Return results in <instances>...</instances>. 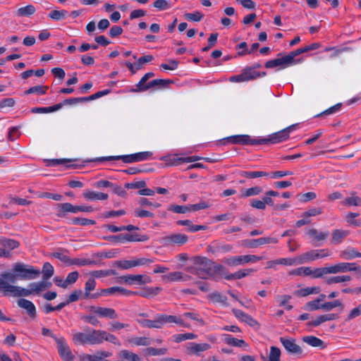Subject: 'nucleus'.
Masks as SVG:
<instances>
[{
    "mask_svg": "<svg viewBox=\"0 0 361 361\" xmlns=\"http://www.w3.org/2000/svg\"><path fill=\"white\" fill-rule=\"evenodd\" d=\"M262 192V188L259 186H255L247 189L243 190L241 195L242 197H248L254 195H257Z\"/></svg>",
    "mask_w": 361,
    "mask_h": 361,
    "instance_id": "53",
    "label": "nucleus"
},
{
    "mask_svg": "<svg viewBox=\"0 0 361 361\" xmlns=\"http://www.w3.org/2000/svg\"><path fill=\"white\" fill-rule=\"evenodd\" d=\"M208 298L214 302L221 303L224 305H227V297L219 292H213L208 295Z\"/></svg>",
    "mask_w": 361,
    "mask_h": 361,
    "instance_id": "46",
    "label": "nucleus"
},
{
    "mask_svg": "<svg viewBox=\"0 0 361 361\" xmlns=\"http://www.w3.org/2000/svg\"><path fill=\"white\" fill-rule=\"evenodd\" d=\"M168 210L173 212L176 214H185L187 212H190L189 206L188 205H176V204H171L168 207Z\"/></svg>",
    "mask_w": 361,
    "mask_h": 361,
    "instance_id": "58",
    "label": "nucleus"
},
{
    "mask_svg": "<svg viewBox=\"0 0 361 361\" xmlns=\"http://www.w3.org/2000/svg\"><path fill=\"white\" fill-rule=\"evenodd\" d=\"M297 125H291L277 133L269 135L267 137L259 138V145L277 144L287 140L290 131L295 129Z\"/></svg>",
    "mask_w": 361,
    "mask_h": 361,
    "instance_id": "6",
    "label": "nucleus"
},
{
    "mask_svg": "<svg viewBox=\"0 0 361 361\" xmlns=\"http://www.w3.org/2000/svg\"><path fill=\"white\" fill-rule=\"evenodd\" d=\"M82 197L88 201L93 200H104L108 198V194L92 191L90 190H85L82 192Z\"/></svg>",
    "mask_w": 361,
    "mask_h": 361,
    "instance_id": "25",
    "label": "nucleus"
},
{
    "mask_svg": "<svg viewBox=\"0 0 361 361\" xmlns=\"http://www.w3.org/2000/svg\"><path fill=\"white\" fill-rule=\"evenodd\" d=\"M188 241V236L182 233H174L162 238V242L165 245L181 246Z\"/></svg>",
    "mask_w": 361,
    "mask_h": 361,
    "instance_id": "11",
    "label": "nucleus"
},
{
    "mask_svg": "<svg viewBox=\"0 0 361 361\" xmlns=\"http://www.w3.org/2000/svg\"><path fill=\"white\" fill-rule=\"evenodd\" d=\"M102 330L87 328L82 332H76L73 335L75 344L97 345L102 344Z\"/></svg>",
    "mask_w": 361,
    "mask_h": 361,
    "instance_id": "4",
    "label": "nucleus"
},
{
    "mask_svg": "<svg viewBox=\"0 0 361 361\" xmlns=\"http://www.w3.org/2000/svg\"><path fill=\"white\" fill-rule=\"evenodd\" d=\"M263 259L262 256H257L254 255H240V256H234L231 257L229 258L225 259L224 262L231 267L243 265L247 263H255L258 261H260Z\"/></svg>",
    "mask_w": 361,
    "mask_h": 361,
    "instance_id": "7",
    "label": "nucleus"
},
{
    "mask_svg": "<svg viewBox=\"0 0 361 361\" xmlns=\"http://www.w3.org/2000/svg\"><path fill=\"white\" fill-rule=\"evenodd\" d=\"M184 17L188 20L199 22L204 18V15L200 11H195L194 13H185Z\"/></svg>",
    "mask_w": 361,
    "mask_h": 361,
    "instance_id": "63",
    "label": "nucleus"
},
{
    "mask_svg": "<svg viewBox=\"0 0 361 361\" xmlns=\"http://www.w3.org/2000/svg\"><path fill=\"white\" fill-rule=\"evenodd\" d=\"M42 279L47 281L49 279L54 272L53 266L49 262H45L42 267Z\"/></svg>",
    "mask_w": 361,
    "mask_h": 361,
    "instance_id": "50",
    "label": "nucleus"
},
{
    "mask_svg": "<svg viewBox=\"0 0 361 361\" xmlns=\"http://www.w3.org/2000/svg\"><path fill=\"white\" fill-rule=\"evenodd\" d=\"M91 311L100 317L114 319L118 318V314L115 310L110 307H103L99 306H91Z\"/></svg>",
    "mask_w": 361,
    "mask_h": 361,
    "instance_id": "15",
    "label": "nucleus"
},
{
    "mask_svg": "<svg viewBox=\"0 0 361 361\" xmlns=\"http://www.w3.org/2000/svg\"><path fill=\"white\" fill-rule=\"evenodd\" d=\"M195 274L201 279H207L216 274H221L225 268L221 264H216L205 257H195L193 259Z\"/></svg>",
    "mask_w": 361,
    "mask_h": 361,
    "instance_id": "2",
    "label": "nucleus"
},
{
    "mask_svg": "<svg viewBox=\"0 0 361 361\" xmlns=\"http://www.w3.org/2000/svg\"><path fill=\"white\" fill-rule=\"evenodd\" d=\"M161 290L160 287H146L142 291H137L133 293V295H139L143 298H149L158 295Z\"/></svg>",
    "mask_w": 361,
    "mask_h": 361,
    "instance_id": "31",
    "label": "nucleus"
},
{
    "mask_svg": "<svg viewBox=\"0 0 361 361\" xmlns=\"http://www.w3.org/2000/svg\"><path fill=\"white\" fill-rule=\"evenodd\" d=\"M232 312L236 318L247 324L250 326H255L258 325V322L254 318L240 310L233 308L232 309Z\"/></svg>",
    "mask_w": 361,
    "mask_h": 361,
    "instance_id": "23",
    "label": "nucleus"
},
{
    "mask_svg": "<svg viewBox=\"0 0 361 361\" xmlns=\"http://www.w3.org/2000/svg\"><path fill=\"white\" fill-rule=\"evenodd\" d=\"M56 343L60 357L65 361H73L74 355L66 343L65 338L60 337L56 340Z\"/></svg>",
    "mask_w": 361,
    "mask_h": 361,
    "instance_id": "10",
    "label": "nucleus"
},
{
    "mask_svg": "<svg viewBox=\"0 0 361 361\" xmlns=\"http://www.w3.org/2000/svg\"><path fill=\"white\" fill-rule=\"evenodd\" d=\"M49 89L48 86L43 85H36L31 87L28 90L25 91V94H37L39 95H43L47 93V90Z\"/></svg>",
    "mask_w": 361,
    "mask_h": 361,
    "instance_id": "49",
    "label": "nucleus"
},
{
    "mask_svg": "<svg viewBox=\"0 0 361 361\" xmlns=\"http://www.w3.org/2000/svg\"><path fill=\"white\" fill-rule=\"evenodd\" d=\"M279 240L274 237H263L257 239L243 240V245L247 247L255 248L265 244H276Z\"/></svg>",
    "mask_w": 361,
    "mask_h": 361,
    "instance_id": "12",
    "label": "nucleus"
},
{
    "mask_svg": "<svg viewBox=\"0 0 361 361\" xmlns=\"http://www.w3.org/2000/svg\"><path fill=\"white\" fill-rule=\"evenodd\" d=\"M138 323L143 327L149 329H161V322L157 314L154 319H142L138 320Z\"/></svg>",
    "mask_w": 361,
    "mask_h": 361,
    "instance_id": "32",
    "label": "nucleus"
},
{
    "mask_svg": "<svg viewBox=\"0 0 361 361\" xmlns=\"http://www.w3.org/2000/svg\"><path fill=\"white\" fill-rule=\"evenodd\" d=\"M79 274L78 271H73L68 274L66 279L62 283H57V286L62 288H67L68 285L76 282L78 279Z\"/></svg>",
    "mask_w": 361,
    "mask_h": 361,
    "instance_id": "42",
    "label": "nucleus"
},
{
    "mask_svg": "<svg viewBox=\"0 0 361 361\" xmlns=\"http://www.w3.org/2000/svg\"><path fill=\"white\" fill-rule=\"evenodd\" d=\"M351 196L346 197L343 201V204L345 206H360L361 205V198L356 195L355 192H350Z\"/></svg>",
    "mask_w": 361,
    "mask_h": 361,
    "instance_id": "41",
    "label": "nucleus"
},
{
    "mask_svg": "<svg viewBox=\"0 0 361 361\" xmlns=\"http://www.w3.org/2000/svg\"><path fill=\"white\" fill-rule=\"evenodd\" d=\"M224 341L226 344L236 347H247V343L243 340L233 337L230 334L224 335Z\"/></svg>",
    "mask_w": 361,
    "mask_h": 361,
    "instance_id": "37",
    "label": "nucleus"
},
{
    "mask_svg": "<svg viewBox=\"0 0 361 361\" xmlns=\"http://www.w3.org/2000/svg\"><path fill=\"white\" fill-rule=\"evenodd\" d=\"M281 350L278 347L271 346L270 348V353L269 360L264 361H280Z\"/></svg>",
    "mask_w": 361,
    "mask_h": 361,
    "instance_id": "60",
    "label": "nucleus"
},
{
    "mask_svg": "<svg viewBox=\"0 0 361 361\" xmlns=\"http://www.w3.org/2000/svg\"><path fill=\"white\" fill-rule=\"evenodd\" d=\"M314 279L322 278L324 275L331 274L329 267L316 268L312 271Z\"/></svg>",
    "mask_w": 361,
    "mask_h": 361,
    "instance_id": "62",
    "label": "nucleus"
},
{
    "mask_svg": "<svg viewBox=\"0 0 361 361\" xmlns=\"http://www.w3.org/2000/svg\"><path fill=\"white\" fill-rule=\"evenodd\" d=\"M331 274L348 272L346 262H339L329 267Z\"/></svg>",
    "mask_w": 361,
    "mask_h": 361,
    "instance_id": "48",
    "label": "nucleus"
},
{
    "mask_svg": "<svg viewBox=\"0 0 361 361\" xmlns=\"http://www.w3.org/2000/svg\"><path fill=\"white\" fill-rule=\"evenodd\" d=\"M102 293H103V294H121L126 296H130L133 295L134 291L127 290L122 287L114 286L108 288L102 289Z\"/></svg>",
    "mask_w": 361,
    "mask_h": 361,
    "instance_id": "27",
    "label": "nucleus"
},
{
    "mask_svg": "<svg viewBox=\"0 0 361 361\" xmlns=\"http://www.w3.org/2000/svg\"><path fill=\"white\" fill-rule=\"evenodd\" d=\"M127 341L136 346H148L152 343V339L148 337H133L128 338Z\"/></svg>",
    "mask_w": 361,
    "mask_h": 361,
    "instance_id": "35",
    "label": "nucleus"
},
{
    "mask_svg": "<svg viewBox=\"0 0 361 361\" xmlns=\"http://www.w3.org/2000/svg\"><path fill=\"white\" fill-rule=\"evenodd\" d=\"M319 250H311L306 252L302 253V255H298L299 257V264H302L304 263L310 262L314 261L316 259H319Z\"/></svg>",
    "mask_w": 361,
    "mask_h": 361,
    "instance_id": "26",
    "label": "nucleus"
},
{
    "mask_svg": "<svg viewBox=\"0 0 361 361\" xmlns=\"http://www.w3.org/2000/svg\"><path fill=\"white\" fill-rule=\"evenodd\" d=\"M152 156V153L151 152H142L135 154H128V155H119V156H109V157H98L93 159V161L97 162H102L104 161H116V160H122L123 162L129 164L142 161L145 160H147Z\"/></svg>",
    "mask_w": 361,
    "mask_h": 361,
    "instance_id": "5",
    "label": "nucleus"
},
{
    "mask_svg": "<svg viewBox=\"0 0 361 361\" xmlns=\"http://www.w3.org/2000/svg\"><path fill=\"white\" fill-rule=\"evenodd\" d=\"M120 357L130 361H140V357L135 353L128 350H123L120 352Z\"/></svg>",
    "mask_w": 361,
    "mask_h": 361,
    "instance_id": "56",
    "label": "nucleus"
},
{
    "mask_svg": "<svg viewBox=\"0 0 361 361\" xmlns=\"http://www.w3.org/2000/svg\"><path fill=\"white\" fill-rule=\"evenodd\" d=\"M115 264L121 269H129L136 267L135 259L117 261L115 262Z\"/></svg>",
    "mask_w": 361,
    "mask_h": 361,
    "instance_id": "59",
    "label": "nucleus"
},
{
    "mask_svg": "<svg viewBox=\"0 0 361 361\" xmlns=\"http://www.w3.org/2000/svg\"><path fill=\"white\" fill-rule=\"evenodd\" d=\"M306 233L309 237L312 238L313 242H319L324 240L325 239L327 238L329 234V232L327 231L322 232L319 231L316 228H310Z\"/></svg>",
    "mask_w": 361,
    "mask_h": 361,
    "instance_id": "30",
    "label": "nucleus"
},
{
    "mask_svg": "<svg viewBox=\"0 0 361 361\" xmlns=\"http://www.w3.org/2000/svg\"><path fill=\"white\" fill-rule=\"evenodd\" d=\"M280 342L290 354L301 355L302 353V349L295 343L294 338L281 337Z\"/></svg>",
    "mask_w": 361,
    "mask_h": 361,
    "instance_id": "13",
    "label": "nucleus"
},
{
    "mask_svg": "<svg viewBox=\"0 0 361 361\" xmlns=\"http://www.w3.org/2000/svg\"><path fill=\"white\" fill-rule=\"evenodd\" d=\"M71 224L73 225L88 226L94 225L96 222L94 220L86 218L74 217L71 219Z\"/></svg>",
    "mask_w": 361,
    "mask_h": 361,
    "instance_id": "55",
    "label": "nucleus"
},
{
    "mask_svg": "<svg viewBox=\"0 0 361 361\" xmlns=\"http://www.w3.org/2000/svg\"><path fill=\"white\" fill-rule=\"evenodd\" d=\"M293 64L290 62V59L288 58V55H286L280 58L267 61L265 63L264 66L267 68H274L279 67V69H283Z\"/></svg>",
    "mask_w": 361,
    "mask_h": 361,
    "instance_id": "14",
    "label": "nucleus"
},
{
    "mask_svg": "<svg viewBox=\"0 0 361 361\" xmlns=\"http://www.w3.org/2000/svg\"><path fill=\"white\" fill-rule=\"evenodd\" d=\"M210 348L211 345L209 343H189L186 350L187 353L189 355L200 356L202 352L206 351Z\"/></svg>",
    "mask_w": 361,
    "mask_h": 361,
    "instance_id": "20",
    "label": "nucleus"
},
{
    "mask_svg": "<svg viewBox=\"0 0 361 361\" xmlns=\"http://www.w3.org/2000/svg\"><path fill=\"white\" fill-rule=\"evenodd\" d=\"M223 144H238L243 145H259V138H252L248 135H237L228 137L222 140Z\"/></svg>",
    "mask_w": 361,
    "mask_h": 361,
    "instance_id": "8",
    "label": "nucleus"
},
{
    "mask_svg": "<svg viewBox=\"0 0 361 361\" xmlns=\"http://www.w3.org/2000/svg\"><path fill=\"white\" fill-rule=\"evenodd\" d=\"M302 341L312 347H322V348L325 347L324 341L314 336H304Z\"/></svg>",
    "mask_w": 361,
    "mask_h": 361,
    "instance_id": "38",
    "label": "nucleus"
},
{
    "mask_svg": "<svg viewBox=\"0 0 361 361\" xmlns=\"http://www.w3.org/2000/svg\"><path fill=\"white\" fill-rule=\"evenodd\" d=\"M116 271L112 269L109 270H97L93 271L90 273V275L92 276V278H102V277H106L111 275H115Z\"/></svg>",
    "mask_w": 361,
    "mask_h": 361,
    "instance_id": "57",
    "label": "nucleus"
},
{
    "mask_svg": "<svg viewBox=\"0 0 361 361\" xmlns=\"http://www.w3.org/2000/svg\"><path fill=\"white\" fill-rule=\"evenodd\" d=\"M320 291L321 288L319 286L307 287L295 290L294 295L298 297H306L311 294H318Z\"/></svg>",
    "mask_w": 361,
    "mask_h": 361,
    "instance_id": "33",
    "label": "nucleus"
},
{
    "mask_svg": "<svg viewBox=\"0 0 361 361\" xmlns=\"http://www.w3.org/2000/svg\"><path fill=\"white\" fill-rule=\"evenodd\" d=\"M17 304L18 307L26 311L30 319L33 320L37 317V310L32 302L27 299L20 298L18 300Z\"/></svg>",
    "mask_w": 361,
    "mask_h": 361,
    "instance_id": "17",
    "label": "nucleus"
},
{
    "mask_svg": "<svg viewBox=\"0 0 361 361\" xmlns=\"http://www.w3.org/2000/svg\"><path fill=\"white\" fill-rule=\"evenodd\" d=\"M145 353L147 355L156 356V355H165L167 352V348H155L153 347H149L145 349Z\"/></svg>",
    "mask_w": 361,
    "mask_h": 361,
    "instance_id": "54",
    "label": "nucleus"
},
{
    "mask_svg": "<svg viewBox=\"0 0 361 361\" xmlns=\"http://www.w3.org/2000/svg\"><path fill=\"white\" fill-rule=\"evenodd\" d=\"M240 174L247 178H256L270 176L269 173L265 171H241Z\"/></svg>",
    "mask_w": 361,
    "mask_h": 361,
    "instance_id": "52",
    "label": "nucleus"
},
{
    "mask_svg": "<svg viewBox=\"0 0 361 361\" xmlns=\"http://www.w3.org/2000/svg\"><path fill=\"white\" fill-rule=\"evenodd\" d=\"M323 213V209L321 207H314L309 209L302 214V216L303 218H310L312 216H315L317 215H320Z\"/></svg>",
    "mask_w": 361,
    "mask_h": 361,
    "instance_id": "64",
    "label": "nucleus"
},
{
    "mask_svg": "<svg viewBox=\"0 0 361 361\" xmlns=\"http://www.w3.org/2000/svg\"><path fill=\"white\" fill-rule=\"evenodd\" d=\"M176 223L179 226H186L188 227L187 230L192 233L198 231H204L207 228V226L204 225H194L192 222L188 219L178 220Z\"/></svg>",
    "mask_w": 361,
    "mask_h": 361,
    "instance_id": "29",
    "label": "nucleus"
},
{
    "mask_svg": "<svg viewBox=\"0 0 361 361\" xmlns=\"http://www.w3.org/2000/svg\"><path fill=\"white\" fill-rule=\"evenodd\" d=\"M340 257L346 260H350L356 257H361V253L353 248L341 251Z\"/></svg>",
    "mask_w": 361,
    "mask_h": 361,
    "instance_id": "45",
    "label": "nucleus"
},
{
    "mask_svg": "<svg viewBox=\"0 0 361 361\" xmlns=\"http://www.w3.org/2000/svg\"><path fill=\"white\" fill-rule=\"evenodd\" d=\"M99 261L91 259L85 258H71L69 265H78V266H92L99 264Z\"/></svg>",
    "mask_w": 361,
    "mask_h": 361,
    "instance_id": "34",
    "label": "nucleus"
},
{
    "mask_svg": "<svg viewBox=\"0 0 361 361\" xmlns=\"http://www.w3.org/2000/svg\"><path fill=\"white\" fill-rule=\"evenodd\" d=\"M96 287V281L94 279L90 278L85 284V294H84V298L86 299H97L102 296L103 295V293H102V289L99 292H97L95 293H90V292L93 290H94Z\"/></svg>",
    "mask_w": 361,
    "mask_h": 361,
    "instance_id": "19",
    "label": "nucleus"
},
{
    "mask_svg": "<svg viewBox=\"0 0 361 361\" xmlns=\"http://www.w3.org/2000/svg\"><path fill=\"white\" fill-rule=\"evenodd\" d=\"M171 83H173L171 80L156 79L149 82V87H150V89L154 88L157 90L165 88Z\"/></svg>",
    "mask_w": 361,
    "mask_h": 361,
    "instance_id": "39",
    "label": "nucleus"
},
{
    "mask_svg": "<svg viewBox=\"0 0 361 361\" xmlns=\"http://www.w3.org/2000/svg\"><path fill=\"white\" fill-rule=\"evenodd\" d=\"M58 206L59 208L58 216L59 217H64L66 213L67 212H71L74 214V205L71 203H62L59 204Z\"/></svg>",
    "mask_w": 361,
    "mask_h": 361,
    "instance_id": "47",
    "label": "nucleus"
},
{
    "mask_svg": "<svg viewBox=\"0 0 361 361\" xmlns=\"http://www.w3.org/2000/svg\"><path fill=\"white\" fill-rule=\"evenodd\" d=\"M104 341H108V342H110L115 345H121V343H120L118 338L116 336H114V334H111L106 331L102 330V343H103Z\"/></svg>",
    "mask_w": 361,
    "mask_h": 361,
    "instance_id": "51",
    "label": "nucleus"
},
{
    "mask_svg": "<svg viewBox=\"0 0 361 361\" xmlns=\"http://www.w3.org/2000/svg\"><path fill=\"white\" fill-rule=\"evenodd\" d=\"M12 271L13 273L5 272L1 274L3 279L6 281L8 283H15L18 279H35L40 274V271L39 269H35L30 265L20 262L13 264Z\"/></svg>",
    "mask_w": 361,
    "mask_h": 361,
    "instance_id": "1",
    "label": "nucleus"
},
{
    "mask_svg": "<svg viewBox=\"0 0 361 361\" xmlns=\"http://www.w3.org/2000/svg\"><path fill=\"white\" fill-rule=\"evenodd\" d=\"M0 245L4 248H0V257L11 258V250L18 248L20 243L14 239L0 238Z\"/></svg>",
    "mask_w": 361,
    "mask_h": 361,
    "instance_id": "9",
    "label": "nucleus"
},
{
    "mask_svg": "<svg viewBox=\"0 0 361 361\" xmlns=\"http://www.w3.org/2000/svg\"><path fill=\"white\" fill-rule=\"evenodd\" d=\"M161 325L163 327L165 324L175 323L184 327H189L188 324L184 323L183 320L175 315H169L166 314H159Z\"/></svg>",
    "mask_w": 361,
    "mask_h": 361,
    "instance_id": "22",
    "label": "nucleus"
},
{
    "mask_svg": "<svg viewBox=\"0 0 361 361\" xmlns=\"http://www.w3.org/2000/svg\"><path fill=\"white\" fill-rule=\"evenodd\" d=\"M233 249V246L229 244H224L219 242H214L212 244L207 246V252L212 254L228 252Z\"/></svg>",
    "mask_w": 361,
    "mask_h": 361,
    "instance_id": "21",
    "label": "nucleus"
},
{
    "mask_svg": "<svg viewBox=\"0 0 361 361\" xmlns=\"http://www.w3.org/2000/svg\"><path fill=\"white\" fill-rule=\"evenodd\" d=\"M331 243L333 244H338L348 235L347 231L336 229L332 232Z\"/></svg>",
    "mask_w": 361,
    "mask_h": 361,
    "instance_id": "40",
    "label": "nucleus"
},
{
    "mask_svg": "<svg viewBox=\"0 0 361 361\" xmlns=\"http://www.w3.org/2000/svg\"><path fill=\"white\" fill-rule=\"evenodd\" d=\"M4 284L6 285L4 288H6V290L8 292V297L12 296L15 298L27 297L31 294H38L47 288V286L44 283V280L30 283L28 289L12 284Z\"/></svg>",
    "mask_w": 361,
    "mask_h": 361,
    "instance_id": "3",
    "label": "nucleus"
},
{
    "mask_svg": "<svg viewBox=\"0 0 361 361\" xmlns=\"http://www.w3.org/2000/svg\"><path fill=\"white\" fill-rule=\"evenodd\" d=\"M339 318V316L338 314L336 313H327L324 314H321L317 317L315 319H313L309 322L307 323V326L308 327H317L322 324V323H324L326 322L329 321H333L336 320Z\"/></svg>",
    "mask_w": 361,
    "mask_h": 361,
    "instance_id": "18",
    "label": "nucleus"
},
{
    "mask_svg": "<svg viewBox=\"0 0 361 361\" xmlns=\"http://www.w3.org/2000/svg\"><path fill=\"white\" fill-rule=\"evenodd\" d=\"M361 315V303L357 307L353 308L345 318V321L348 322L352 319Z\"/></svg>",
    "mask_w": 361,
    "mask_h": 361,
    "instance_id": "61",
    "label": "nucleus"
},
{
    "mask_svg": "<svg viewBox=\"0 0 361 361\" xmlns=\"http://www.w3.org/2000/svg\"><path fill=\"white\" fill-rule=\"evenodd\" d=\"M120 279L126 283L129 284H138V285H142L145 283H149L152 281L149 276H143V275H126L122 276L120 277Z\"/></svg>",
    "mask_w": 361,
    "mask_h": 361,
    "instance_id": "16",
    "label": "nucleus"
},
{
    "mask_svg": "<svg viewBox=\"0 0 361 361\" xmlns=\"http://www.w3.org/2000/svg\"><path fill=\"white\" fill-rule=\"evenodd\" d=\"M245 81H249L255 80L259 78L264 77L267 75L266 72H259L256 70H254L253 68L250 66L245 67L242 71Z\"/></svg>",
    "mask_w": 361,
    "mask_h": 361,
    "instance_id": "24",
    "label": "nucleus"
},
{
    "mask_svg": "<svg viewBox=\"0 0 361 361\" xmlns=\"http://www.w3.org/2000/svg\"><path fill=\"white\" fill-rule=\"evenodd\" d=\"M322 310L329 312L336 307H341V310L344 308V305L339 300H335L331 302H325L322 304Z\"/></svg>",
    "mask_w": 361,
    "mask_h": 361,
    "instance_id": "44",
    "label": "nucleus"
},
{
    "mask_svg": "<svg viewBox=\"0 0 361 361\" xmlns=\"http://www.w3.org/2000/svg\"><path fill=\"white\" fill-rule=\"evenodd\" d=\"M123 243L124 242H145L149 240L147 235L138 233H122Z\"/></svg>",
    "mask_w": 361,
    "mask_h": 361,
    "instance_id": "28",
    "label": "nucleus"
},
{
    "mask_svg": "<svg viewBox=\"0 0 361 361\" xmlns=\"http://www.w3.org/2000/svg\"><path fill=\"white\" fill-rule=\"evenodd\" d=\"M35 11V7L33 5H27L26 6L19 8L16 11V15L18 17H27L34 14Z\"/></svg>",
    "mask_w": 361,
    "mask_h": 361,
    "instance_id": "43",
    "label": "nucleus"
},
{
    "mask_svg": "<svg viewBox=\"0 0 361 361\" xmlns=\"http://www.w3.org/2000/svg\"><path fill=\"white\" fill-rule=\"evenodd\" d=\"M351 281V276L348 275L330 276L325 279L324 282L327 285L348 282Z\"/></svg>",
    "mask_w": 361,
    "mask_h": 361,
    "instance_id": "36",
    "label": "nucleus"
}]
</instances>
